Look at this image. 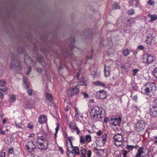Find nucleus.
Segmentation results:
<instances>
[{"instance_id":"obj_5","label":"nucleus","mask_w":157,"mask_h":157,"mask_svg":"<svg viewBox=\"0 0 157 157\" xmlns=\"http://www.w3.org/2000/svg\"><path fill=\"white\" fill-rule=\"evenodd\" d=\"M75 46L73 44H69L68 45V47L70 48V50L69 52H61V54L62 57L64 58H65L69 57L70 58H72L74 56L73 55L72 50L74 48Z\"/></svg>"},{"instance_id":"obj_29","label":"nucleus","mask_w":157,"mask_h":157,"mask_svg":"<svg viewBox=\"0 0 157 157\" xmlns=\"http://www.w3.org/2000/svg\"><path fill=\"white\" fill-rule=\"evenodd\" d=\"M72 151L77 155H79L80 153L79 150V148L77 147H75Z\"/></svg>"},{"instance_id":"obj_52","label":"nucleus","mask_w":157,"mask_h":157,"mask_svg":"<svg viewBox=\"0 0 157 157\" xmlns=\"http://www.w3.org/2000/svg\"><path fill=\"white\" fill-rule=\"evenodd\" d=\"M0 157H6L5 152H1L0 154Z\"/></svg>"},{"instance_id":"obj_54","label":"nucleus","mask_w":157,"mask_h":157,"mask_svg":"<svg viewBox=\"0 0 157 157\" xmlns=\"http://www.w3.org/2000/svg\"><path fill=\"white\" fill-rule=\"evenodd\" d=\"M96 75V73L95 71H92L91 73V75L93 76V78H94Z\"/></svg>"},{"instance_id":"obj_43","label":"nucleus","mask_w":157,"mask_h":157,"mask_svg":"<svg viewBox=\"0 0 157 157\" xmlns=\"http://www.w3.org/2000/svg\"><path fill=\"white\" fill-rule=\"evenodd\" d=\"M81 73H82L81 70V69H80L78 71V72L77 74L76 75V78L77 79H78L80 77V74H81Z\"/></svg>"},{"instance_id":"obj_34","label":"nucleus","mask_w":157,"mask_h":157,"mask_svg":"<svg viewBox=\"0 0 157 157\" xmlns=\"http://www.w3.org/2000/svg\"><path fill=\"white\" fill-rule=\"evenodd\" d=\"M86 141L88 142H90L91 141V137L90 135H86L85 136Z\"/></svg>"},{"instance_id":"obj_58","label":"nucleus","mask_w":157,"mask_h":157,"mask_svg":"<svg viewBox=\"0 0 157 157\" xmlns=\"http://www.w3.org/2000/svg\"><path fill=\"white\" fill-rule=\"evenodd\" d=\"M59 150L61 152V154H63V148L59 147Z\"/></svg>"},{"instance_id":"obj_10","label":"nucleus","mask_w":157,"mask_h":157,"mask_svg":"<svg viewBox=\"0 0 157 157\" xmlns=\"http://www.w3.org/2000/svg\"><path fill=\"white\" fill-rule=\"evenodd\" d=\"M145 123L143 121H140L135 125V129L136 131L139 132L143 130L145 127Z\"/></svg>"},{"instance_id":"obj_37","label":"nucleus","mask_w":157,"mask_h":157,"mask_svg":"<svg viewBox=\"0 0 157 157\" xmlns=\"http://www.w3.org/2000/svg\"><path fill=\"white\" fill-rule=\"evenodd\" d=\"M86 152V150L85 149H83L81 150V153L82 157H86L85 155Z\"/></svg>"},{"instance_id":"obj_30","label":"nucleus","mask_w":157,"mask_h":157,"mask_svg":"<svg viewBox=\"0 0 157 157\" xmlns=\"http://www.w3.org/2000/svg\"><path fill=\"white\" fill-rule=\"evenodd\" d=\"M15 123L17 127L20 128H24L25 127V124H24L22 123L21 122L17 124V123L15 122Z\"/></svg>"},{"instance_id":"obj_51","label":"nucleus","mask_w":157,"mask_h":157,"mask_svg":"<svg viewBox=\"0 0 157 157\" xmlns=\"http://www.w3.org/2000/svg\"><path fill=\"white\" fill-rule=\"evenodd\" d=\"M109 121V119L108 117H105L104 119V122L105 123H107Z\"/></svg>"},{"instance_id":"obj_32","label":"nucleus","mask_w":157,"mask_h":157,"mask_svg":"<svg viewBox=\"0 0 157 157\" xmlns=\"http://www.w3.org/2000/svg\"><path fill=\"white\" fill-rule=\"evenodd\" d=\"M112 8L113 9H118L120 8V6L117 3H114L113 5Z\"/></svg>"},{"instance_id":"obj_11","label":"nucleus","mask_w":157,"mask_h":157,"mask_svg":"<svg viewBox=\"0 0 157 157\" xmlns=\"http://www.w3.org/2000/svg\"><path fill=\"white\" fill-rule=\"evenodd\" d=\"M25 147L27 150L29 152L32 151L35 148L36 146L33 141H30L25 144Z\"/></svg>"},{"instance_id":"obj_23","label":"nucleus","mask_w":157,"mask_h":157,"mask_svg":"<svg viewBox=\"0 0 157 157\" xmlns=\"http://www.w3.org/2000/svg\"><path fill=\"white\" fill-rule=\"evenodd\" d=\"M113 140L114 141V144L117 147L121 146L124 142L123 140Z\"/></svg>"},{"instance_id":"obj_21","label":"nucleus","mask_w":157,"mask_h":157,"mask_svg":"<svg viewBox=\"0 0 157 157\" xmlns=\"http://www.w3.org/2000/svg\"><path fill=\"white\" fill-rule=\"evenodd\" d=\"M47 121V117L44 115L40 116L38 119V122L40 124H44Z\"/></svg>"},{"instance_id":"obj_6","label":"nucleus","mask_w":157,"mask_h":157,"mask_svg":"<svg viewBox=\"0 0 157 157\" xmlns=\"http://www.w3.org/2000/svg\"><path fill=\"white\" fill-rule=\"evenodd\" d=\"M6 84V82L4 80L0 81V86L2 87V88H0V97L1 98H3L4 94H7V89L6 86H4Z\"/></svg>"},{"instance_id":"obj_62","label":"nucleus","mask_w":157,"mask_h":157,"mask_svg":"<svg viewBox=\"0 0 157 157\" xmlns=\"http://www.w3.org/2000/svg\"><path fill=\"white\" fill-rule=\"evenodd\" d=\"M138 97L137 95H135L133 98V100L135 101H136L137 100Z\"/></svg>"},{"instance_id":"obj_18","label":"nucleus","mask_w":157,"mask_h":157,"mask_svg":"<svg viewBox=\"0 0 157 157\" xmlns=\"http://www.w3.org/2000/svg\"><path fill=\"white\" fill-rule=\"evenodd\" d=\"M104 71L105 76L106 77H109L110 75V67H106L105 64Z\"/></svg>"},{"instance_id":"obj_36","label":"nucleus","mask_w":157,"mask_h":157,"mask_svg":"<svg viewBox=\"0 0 157 157\" xmlns=\"http://www.w3.org/2000/svg\"><path fill=\"white\" fill-rule=\"evenodd\" d=\"M135 13V10L133 9H131L128 11V13L129 15H132Z\"/></svg>"},{"instance_id":"obj_44","label":"nucleus","mask_w":157,"mask_h":157,"mask_svg":"<svg viewBox=\"0 0 157 157\" xmlns=\"http://www.w3.org/2000/svg\"><path fill=\"white\" fill-rule=\"evenodd\" d=\"M27 93L29 95H32L33 94V90L31 89H28Z\"/></svg>"},{"instance_id":"obj_38","label":"nucleus","mask_w":157,"mask_h":157,"mask_svg":"<svg viewBox=\"0 0 157 157\" xmlns=\"http://www.w3.org/2000/svg\"><path fill=\"white\" fill-rule=\"evenodd\" d=\"M147 4L150 6H154L155 2L152 1V0H148L147 2Z\"/></svg>"},{"instance_id":"obj_63","label":"nucleus","mask_w":157,"mask_h":157,"mask_svg":"<svg viewBox=\"0 0 157 157\" xmlns=\"http://www.w3.org/2000/svg\"><path fill=\"white\" fill-rule=\"evenodd\" d=\"M37 72H39V73H41L42 72V70L41 68H38L37 69Z\"/></svg>"},{"instance_id":"obj_40","label":"nucleus","mask_w":157,"mask_h":157,"mask_svg":"<svg viewBox=\"0 0 157 157\" xmlns=\"http://www.w3.org/2000/svg\"><path fill=\"white\" fill-rule=\"evenodd\" d=\"M139 70L136 68L132 70L133 75L134 76H135L138 72L139 71Z\"/></svg>"},{"instance_id":"obj_57","label":"nucleus","mask_w":157,"mask_h":157,"mask_svg":"<svg viewBox=\"0 0 157 157\" xmlns=\"http://www.w3.org/2000/svg\"><path fill=\"white\" fill-rule=\"evenodd\" d=\"M83 94L84 98H87L89 97L88 94L86 92H83Z\"/></svg>"},{"instance_id":"obj_56","label":"nucleus","mask_w":157,"mask_h":157,"mask_svg":"<svg viewBox=\"0 0 157 157\" xmlns=\"http://www.w3.org/2000/svg\"><path fill=\"white\" fill-rule=\"evenodd\" d=\"M0 133L2 135H4L5 134V131H2V127H0Z\"/></svg>"},{"instance_id":"obj_53","label":"nucleus","mask_w":157,"mask_h":157,"mask_svg":"<svg viewBox=\"0 0 157 157\" xmlns=\"http://www.w3.org/2000/svg\"><path fill=\"white\" fill-rule=\"evenodd\" d=\"M87 157H90L91 155V151L89 150L87 151Z\"/></svg>"},{"instance_id":"obj_27","label":"nucleus","mask_w":157,"mask_h":157,"mask_svg":"<svg viewBox=\"0 0 157 157\" xmlns=\"http://www.w3.org/2000/svg\"><path fill=\"white\" fill-rule=\"evenodd\" d=\"M113 139L115 140H123L122 136L120 134H117L115 135L113 137Z\"/></svg>"},{"instance_id":"obj_8","label":"nucleus","mask_w":157,"mask_h":157,"mask_svg":"<svg viewBox=\"0 0 157 157\" xmlns=\"http://www.w3.org/2000/svg\"><path fill=\"white\" fill-rule=\"evenodd\" d=\"M69 127L72 132L75 130L77 134H79L80 131L78 128L76 126V124L74 122H70L69 123Z\"/></svg>"},{"instance_id":"obj_59","label":"nucleus","mask_w":157,"mask_h":157,"mask_svg":"<svg viewBox=\"0 0 157 157\" xmlns=\"http://www.w3.org/2000/svg\"><path fill=\"white\" fill-rule=\"evenodd\" d=\"M102 134L101 131H99L97 132L96 134L97 136H100Z\"/></svg>"},{"instance_id":"obj_9","label":"nucleus","mask_w":157,"mask_h":157,"mask_svg":"<svg viewBox=\"0 0 157 157\" xmlns=\"http://www.w3.org/2000/svg\"><path fill=\"white\" fill-rule=\"evenodd\" d=\"M79 91L77 87H70L68 90L67 93L69 96H72L78 94Z\"/></svg>"},{"instance_id":"obj_19","label":"nucleus","mask_w":157,"mask_h":157,"mask_svg":"<svg viewBox=\"0 0 157 157\" xmlns=\"http://www.w3.org/2000/svg\"><path fill=\"white\" fill-rule=\"evenodd\" d=\"M67 146V151H70L69 148H72L73 146L72 143V140L70 138H69L68 140L66 142Z\"/></svg>"},{"instance_id":"obj_46","label":"nucleus","mask_w":157,"mask_h":157,"mask_svg":"<svg viewBox=\"0 0 157 157\" xmlns=\"http://www.w3.org/2000/svg\"><path fill=\"white\" fill-rule=\"evenodd\" d=\"M59 125L58 124H57V126L56 127L55 129L56 130V133H55V135L57 134V133L58 132L59 130Z\"/></svg>"},{"instance_id":"obj_15","label":"nucleus","mask_w":157,"mask_h":157,"mask_svg":"<svg viewBox=\"0 0 157 157\" xmlns=\"http://www.w3.org/2000/svg\"><path fill=\"white\" fill-rule=\"evenodd\" d=\"M49 143L48 141H45L44 143H40L39 144L36 145L37 148L40 149H45L47 148L48 146Z\"/></svg>"},{"instance_id":"obj_24","label":"nucleus","mask_w":157,"mask_h":157,"mask_svg":"<svg viewBox=\"0 0 157 157\" xmlns=\"http://www.w3.org/2000/svg\"><path fill=\"white\" fill-rule=\"evenodd\" d=\"M74 109L75 111V117L78 119H79L80 117H82V115L79 113L78 109L76 107H75Z\"/></svg>"},{"instance_id":"obj_4","label":"nucleus","mask_w":157,"mask_h":157,"mask_svg":"<svg viewBox=\"0 0 157 157\" xmlns=\"http://www.w3.org/2000/svg\"><path fill=\"white\" fill-rule=\"evenodd\" d=\"M107 135L105 134L101 136L98 137L96 140V143L98 146L101 147L104 145L106 138Z\"/></svg>"},{"instance_id":"obj_25","label":"nucleus","mask_w":157,"mask_h":157,"mask_svg":"<svg viewBox=\"0 0 157 157\" xmlns=\"http://www.w3.org/2000/svg\"><path fill=\"white\" fill-rule=\"evenodd\" d=\"M94 84L96 86H100L103 87H106L105 84L104 83L99 81L94 82Z\"/></svg>"},{"instance_id":"obj_39","label":"nucleus","mask_w":157,"mask_h":157,"mask_svg":"<svg viewBox=\"0 0 157 157\" xmlns=\"http://www.w3.org/2000/svg\"><path fill=\"white\" fill-rule=\"evenodd\" d=\"M128 152L127 151L124 150L122 151V154L123 155V157H126V155Z\"/></svg>"},{"instance_id":"obj_7","label":"nucleus","mask_w":157,"mask_h":157,"mask_svg":"<svg viewBox=\"0 0 157 157\" xmlns=\"http://www.w3.org/2000/svg\"><path fill=\"white\" fill-rule=\"evenodd\" d=\"M12 61L11 62V64L10 65V68L11 69L13 68L14 67L19 68L21 69V63L20 61H15V56L13 55L11 56Z\"/></svg>"},{"instance_id":"obj_60","label":"nucleus","mask_w":157,"mask_h":157,"mask_svg":"<svg viewBox=\"0 0 157 157\" xmlns=\"http://www.w3.org/2000/svg\"><path fill=\"white\" fill-rule=\"evenodd\" d=\"M27 78H23V81L24 83L27 82Z\"/></svg>"},{"instance_id":"obj_16","label":"nucleus","mask_w":157,"mask_h":157,"mask_svg":"<svg viewBox=\"0 0 157 157\" xmlns=\"http://www.w3.org/2000/svg\"><path fill=\"white\" fill-rule=\"evenodd\" d=\"M149 113L152 117L157 116V106H153L150 109Z\"/></svg>"},{"instance_id":"obj_41","label":"nucleus","mask_w":157,"mask_h":157,"mask_svg":"<svg viewBox=\"0 0 157 157\" xmlns=\"http://www.w3.org/2000/svg\"><path fill=\"white\" fill-rule=\"evenodd\" d=\"M14 151H13V148L12 147H10V148L8 150V153L9 154H12L13 153Z\"/></svg>"},{"instance_id":"obj_49","label":"nucleus","mask_w":157,"mask_h":157,"mask_svg":"<svg viewBox=\"0 0 157 157\" xmlns=\"http://www.w3.org/2000/svg\"><path fill=\"white\" fill-rule=\"evenodd\" d=\"M80 142L82 144H84L85 143L84 139L82 136H81L80 137Z\"/></svg>"},{"instance_id":"obj_33","label":"nucleus","mask_w":157,"mask_h":157,"mask_svg":"<svg viewBox=\"0 0 157 157\" xmlns=\"http://www.w3.org/2000/svg\"><path fill=\"white\" fill-rule=\"evenodd\" d=\"M152 74L157 79V67H155L153 70Z\"/></svg>"},{"instance_id":"obj_17","label":"nucleus","mask_w":157,"mask_h":157,"mask_svg":"<svg viewBox=\"0 0 157 157\" xmlns=\"http://www.w3.org/2000/svg\"><path fill=\"white\" fill-rule=\"evenodd\" d=\"M45 97L46 99L49 101V104H48V105H54V103L53 102V99L52 95L51 94L46 93Z\"/></svg>"},{"instance_id":"obj_64","label":"nucleus","mask_w":157,"mask_h":157,"mask_svg":"<svg viewBox=\"0 0 157 157\" xmlns=\"http://www.w3.org/2000/svg\"><path fill=\"white\" fill-rule=\"evenodd\" d=\"M35 135L34 134H30L29 136V137H33Z\"/></svg>"},{"instance_id":"obj_55","label":"nucleus","mask_w":157,"mask_h":157,"mask_svg":"<svg viewBox=\"0 0 157 157\" xmlns=\"http://www.w3.org/2000/svg\"><path fill=\"white\" fill-rule=\"evenodd\" d=\"M63 136L65 137H67V133L65 130H64L63 131Z\"/></svg>"},{"instance_id":"obj_22","label":"nucleus","mask_w":157,"mask_h":157,"mask_svg":"<svg viewBox=\"0 0 157 157\" xmlns=\"http://www.w3.org/2000/svg\"><path fill=\"white\" fill-rule=\"evenodd\" d=\"M147 16L150 18V19L148 21V22H152L157 19V16L155 14L151 15L150 13L147 14Z\"/></svg>"},{"instance_id":"obj_42","label":"nucleus","mask_w":157,"mask_h":157,"mask_svg":"<svg viewBox=\"0 0 157 157\" xmlns=\"http://www.w3.org/2000/svg\"><path fill=\"white\" fill-rule=\"evenodd\" d=\"M126 148L128 150H132L133 149V146L128 145Z\"/></svg>"},{"instance_id":"obj_31","label":"nucleus","mask_w":157,"mask_h":157,"mask_svg":"<svg viewBox=\"0 0 157 157\" xmlns=\"http://www.w3.org/2000/svg\"><path fill=\"white\" fill-rule=\"evenodd\" d=\"M10 102H14L16 99V96L13 94L11 95L10 96Z\"/></svg>"},{"instance_id":"obj_1","label":"nucleus","mask_w":157,"mask_h":157,"mask_svg":"<svg viewBox=\"0 0 157 157\" xmlns=\"http://www.w3.org/2000/svg\"><path fill=\"white\" fill-rule=\"evenodd\" d=\"M104 109L97 106L93 107L91 109L90 117L94 122L101 121L104 117Z\"/></svg>"},{"instance_id":"obj_61","label":"nucleus","mask_w":157,"mask_h":157,"mask_svg":"<svg viewBox=\"0 0 157 157\" xmlns=\"http://www.w3.org/2000/svg\"><path fill=\"white\" fill-rule=\"evenodd\" d=\"M25 84L27 88H29L30 86L29 83L27 82L25 83Z\"/></svg>"},{"instance_id":"obj_2","label":"nucleus","mask_w":157,"mask_h":157,"mask_svg":"<svg viewBox=\"0 0 157 157\" xmlns=\"http://www.w3.org/2000/svg\"><path fill=\"white\" fill-rule=\"evenodd\" d=\"M143 88L146 95L154 94L156 90V85L154 82L145 83Z\"/></svg>"},{"instance_id":"obj_45","label":"nucleus","mask_w":157,"mask_h":157,"mask_svg":"<svg viewBox=\"0 0 157 157\" xmlns=\"http://www.w3.org/2000/svg\"><path fill=\"white\" fill-rule=\"evenodd\" d=\"M27 127L30 129H32L33 127V125L32 123H29L28 124Z\"/></svg>"},{"instance_id":"obj_28","label":"nucleus","mask_w":157,"mask_h":157,"mask_svg":"<svg viewBox=\"0 0 157 157\" xmlns=\"http://www.w3.org/2000/svg\"><path fill=\"white\" fill-rule=\"evenodd\" d=\"M152 38L151 36L149 37L147 36L146 39L145 40V42L148 45H151V44Z\"/></svg>"},{"instance_id":"obj_14","label":"nucleus","mask_w":157,"mask_h":157,"mask_svg":"<svg viewBox=\"0 0 157 157\" xmlns=\"http://www.w3.org/2000/svg\"><path fill=\"white\" fill-rule=\"evenodd\" d=\"M47 133H45L44 136H38L37 138V141L36 142V145L39 144L40 143H44L45 141H47L46 139L47 135Z\"/></svg>"},{"instance_id":"obj_12","label":"nucleus","mask_w":157,"mask_h":157,"mask_svg":"<svg viewBox=\"0 0 157 157\" xmlns=\"http://www.w3.org/2000/svg\"><path fill=\"white\" fill-rule=\"evenodd\" d=\"M121 121V118L119 117L118 118H112L110 121V124L112 125L116 126L119 125Z\"/></svg>"},{"instance_id":"obj_48","label":"nucleus","mask_w":157,"mask_h":157,"mask_svg":"<svg viewBox=\"0 0 157 157\" xmlns=\"http://www.w3.org/2000/svg\"><path fill=\"white\" fill-rule=\"evenodd\" d=\"M69 153L68 155V157H74V155L73 152H71L70 151H68Z\"/></svg>"},{"instance_id":"obj_50","label":"nucleus","mask_w":157,"mask_h":157,"mask_svg":"<svg viewBox=\"0 0 157 157\" xmlns=\"http://www.w3.org/2000/svg\"><path fill=\"white\" fill-rule=\"evenodd\" d=\"M137 48L138 50H142L144 49V47L142 45H140L138 46Z\"/></svg>"},{"instance_id":"obj_3","label":"nucleus","mask_w":157,"mask_h":157,"mask_svg":"<svg viewBox=\"0 0 157 157\" xmlns=\"http://www.w3.org/2000/svg\"><path fill=\"white\" fill-rule=\"evenodd\" d=\"M142 62L145 64L151 63L154 60L153 56L149 53H145L142 56Z\"/></svg>"},{"instance_id":"obj_26","label":"nucleus","mask_w":157,"mask_h":157,"mask_svg":"<svg viewBox=\"0 0 157 157\" xmlns=\"http://www.w3.org/2000/svg\"><path fill=\"white\" fill-rule=\"evenodd\" d=\"M144 149V148L141 147L137 151V153L136 154V157H141V154L144 153L143 151Z\"/></svg>"},{"instance_id":"obj_47","label":"nucleus","mask_w":157,"mask_h":157,"mask_svg":"<svg viewBox=\"0 0 157 157\" xmlns=\"http://www.w3.org/2000/svg\"><path fill=\"white\" fill-rule=\"evenodd\" d=\"M32 70V68L30 67H29L28 68V71L26 73L27 75H28L31 72Z\"/></svg>"},{"instance_id":"obj_35","label":"nucleus","mask_w":157,"mask_h":157,"mask_svg":"<svg viewBox=\"0 0 157 157\" xmlns=\"http://www.w3.org/2000/svg\"><path fill=\"white\" fill-rule=\"evenodd\" d=\"M130 53V52L128 49H126L123 52V54L125 56L128 55Z\"/></svg>"},{"instance_id":"obj_13","label":"nucleus","mask_w":157,"mask_h":157,"mask_svg":"<svg viewBox=\"0 0 157 157\" xmlns=\"http://www.w3.org/2000/svg\"><path fill=\"white\" fill-rule=\"evenodd\" d=\"M96 96L100 99H104L106 98L107 95L105 91L101 90L97 92Z\"/></svg>"},{"instance_id":"obj_20","label":"nucleus","mask_w":157,"mask_h":157,"mask_svg":"<svg viewBox=\"0 0 157 157\" xmlns=\"http://www.w3.org/2000/svg\"><path fill=\"white\" fill-rule=\"evenodd\" d=\"M79 82L81 85L86 86L88 83V79L86 77L82 78Z\"/></svg>"}]
</instances>
